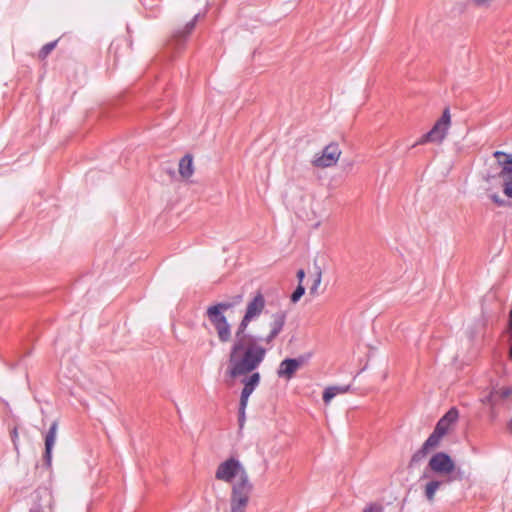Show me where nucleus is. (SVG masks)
<instances>
[{
    "label": "nucleus",
    "mask_w": 512,
    "mask_h": 512,
    "mask_svg": "<svg viewBox=\"0 0 512 512\" xmlns=\"http://www.w3.org/2000/svg\"><path fill=\"white\" fill-rule=\"evenodd\" d=\"M497 390H498V393L496 394L497 399L505 400L512 396V387L511 386H506V387H501V388L497 387Z\"/></svg>",
    "instance_id": "obj_25"
},
{
    "label": "nucleus",
    "mask_w": 512,
    "mask_h": 512,
    "mask_svg": "<svg viewBox=\"0 0 512 512\" xmlns=\"http://www.w3.org/2000/svg\"><path fill=\"white\" fill-rule=\"evenodd\" d=\"M234 307L233 302L228 300L213 304L206 310V316L214 327L217 337L221 343H228L232 340L231 325L224 312Z\"/></svg>",
    "instance_id": "obj_2"
},
{
    "label": "nucleus",
    "mask_w": 512,
    "mask_h": 512,
    "mask_svg": "<svg viewBox=\"0 0 512 512\" xmlns=\"http://www.w3.org/2000/svg\"><path fill=\"white\" fill-rule=\"evenodd\" d=\"M426 477H428V475H427V472L425 471L422 478H426Z\"/></svg>",
    "instance_id": "obj_35"
},
{
    "label": "nucleus",
    "mask_w": 512,
    "mask_h": 512,
    "mask_svg": "<svg viewBox=\"0 0 512 512\" xmlns=\"http://www.w3.org/2000/svg\"><path fill=\"white\" fill-rule=\"evenodd\" d=\"M265 303H266V301H265L263 294L260 291L257 292V294L253 297V299L248 302L246 311H245V315H247L253 319L257 318L258 316H260V314L264 310Z\"/></svg>",
    "instance_id": "obj_13"
},
{
    "label": "nucleus",
    "mask_w": 512,
    "mask_h": 512,
    "mask_svg": "<svg viewBox=\"0 0 512 512\" xmlns=\"http://www.w3.org/2000/svg\"><path fill=\"white\" fill-rule=\"evenodd\" d=\"M252 320L253 318L244 314L243 318L241 319L235 330L234 338L232 341H245L258 338L257 336L252 335L247 331L248 326Z\"/></svg>",
    "instance_id": "obj_16"
},
{
    "label": "nucleus",
    "mask_w": 512,
    "mask_h": 512,
    "mask_svg": "<svg viewBox=\"0 0 512 512\" xmlns=\"http://www.w3.org/2000/svg\"><path fill=\"white\" fill-rule=\"evenodd\" d=\"M382 511H383V507L380 504H376V503L369 504L363 510V512H382Z\"/></svg>",
    "instance_id": "obj_29"
},
{
    "label": "nucleus",
    "mask_w": 512,
    "mask_h": 512,
    "mask_svg": "<svg viewBox=\"0 0 512 512\" xmlns=\"http://www.w3.org/2000/svg\"><path fill=\"white\" fill-rule=\"evenodd\" d=\"M58 422L53 421L45 435V450L43 454V463L47 468L51 467L52 450L55 445Z\"/></svg>",
    "instance_id": "obj_10"
},
{
    "label": "nucleus",
    "mask_w": 512,
    "mask_h": 512,
    "mask_svg": "<svg viewBox=\"0 0 512 512\" xmlns=\"http://www.w3.org/2000/svg\"><path fill=\"white\" fill-rule=\"evenodd\" d=\"M350 389V385L346 386H330L323 392V401L328 404L337 394L345 393Z\"/></svg>",
    "instance_id": "obj_18"
},
{
    "label": "nucleus",
    "mask_w": 512,
    "mask_h": 512,
    "mask_svg": "<svg viewBox=\"0 0 512 512\" xmlns=\"http://www.w3.org/2000/svg\"><path fill=\"white\" fill-rule=\"evenodd\" d=\"M311 357H312V353L307 352V353L301 354L298 357L293 358V359L296 360L297 367L300 368L304 364H306L311 359Z\"/></svg>",
    "instance_id": "obj_26"
},
{
    "label": "nucleus",
    "mask_w": 512,
    "mask_h": 512,
    "mask_svg": "<svg viewBox=\"0 0 512 512\" xmlns=\"http://www.w3.org/2000/svg\"><path fill=\"white\" fill-rule=\"evenodd\" d=\"M199 18V14H196L192 20H190L183 29L177 30L174 32L171 40V45H173L175 48H180L184 45L187 37L191 34V32L194 30L196 22Z\"/></svg>",
    "instance_id": "obj_12"
},
{
    "label": "nucleus",
    "mask_w": 512,
    "mask_h": 512,
    "mask_svg": "<svg viewBox=\"0 0 512 512\" xmlns=\"http://www.w3.org/2000/svg\"><path fill=\"white\" fill-rule=\"evenodd\" d=\"M450 427L443 421L439 420L433 432L429 435L426 441L422 444V446L411 456L409 461V468L415 467L422 460L426 458L429 452L432 449H435L439 446L441 439L448 433Z\"/></svg>",
    "instance_id": "obj_3"
},
{
    "label": "nucleus",
    "mask_w": 512,
    "mask_h": 512,
    "mask_svg": "<svg viewBox=\"0 0 512 512\" xmlns=\"http://www.w3.org/2000/svg\"><path fill=\"white\" fill-rule=\"evenodd\" d=\"M493 156L496 158L498 164L501 166V171H504L505 167H512V155L507 154L503 151H495Z\"/></svg>",
    "instance_id": "obj_19"
},
{
    "label": "nucleus",
    "mask_w": 512,
    "mask_h": 512,
    "mask_svg": "<svg viewBox=\"0 0 512 512\" xmlns=\"http://www.w3.org/2000/svg\"><path fill=\"white\" fill-rule=\"evenodd\" d=\"M247 404L240 403L239 402V408H238V423L240 428L243 427L245 422V410H246Z\"/></svg>",
    "instance_id": "obj_27"
},
{
    "label": "nucleus",
    "mask_w": 512,
    "mask_h": 512,
    "mask_svg": "<svg viewBox=\"0 0 512 512\" xmlns=\"http://www.w3.org/2000/svg\"><path fill=\"white\" fill-rule=\"evenodd\" d=\"M262 338L245 341H232L228 355L226 373L231 378L248 375L264 361L267 349L261 345Z\"/></svg>",
    "instance_id": "obj_1"
},
{
    "label": "nucleus",
    "mask_w": 512,
    "mask_h": 512,
    "mask_svg": "<svg viewBox=\"0 0 512 512\" xmlns=\"http://www.w3.org/2000/svg\"><path fill=\"white\" fill-rule=\"evenodd\" d=\"M489 198L499 207H511L512 201H507L501 198L498 194L492 193L489 195Z\"/></svg>",
    "instance_id": "obj_23"
},
{
    "label": "nucleus",
    "mask_w": 512,
    "mask_h": 512,
    "mask_svg": "<svg viewBox=\"0 0 512 512\" xmlns=\"http://www.w3.org/2000/svg\"><path fill=\"white\" fill-rule=\"evenodd\" d=\"M305 278V271L303 269H299L297 271V279L299 281V284H302V281L304 280Z\"/></svg>",
    "instance_id": "obj_32"
},
{
    "label": "nucleus",
    "mask_w": 512,
    "mask_h": 512,
    "mask_svg": "<svg viewBox=\"0 0 512 512\" xmlns=\"http://www.w3.org/2000/svg\"><path fill=\"white\" fill-rule=\"evenodd\" d=\"M497 393H498L497 387L496 386L492 387L490 392L486 396L481 398V402L483 404H488L490 406H495L498 403V399L496 398V394Z\"/></svg>",
    "instance_id": "obj_21"
},
{
    "label": "nucleus",
    "mask_w": 512,
    "mask_h": 512,
    "mask_svg": "<svg viewBox=\"0 0 512 512\" xmlns=\"http://www.w3.org/2000/svg\"><path fill=\"white\" fill-rule=\"evenodd\" d=\"M11 440L13 442L15 450H18V432L16 427H14L13 430L11 431Z\"/></svg>",
    "instance_id": "obj_30"
},
{
    "label": "nucleus",
    "mask_w": 512,
    "mask_h": 512,
    "mask_svg": "<svg viewBox=\"0 0 512 512\" xmlns=\"http://www.w3.org/2000/svg\"><path fill=\"white\" fill-rule=\"evenodd\" d=\"M455 479H459V480L462 479V474H461L460 470L457 471V476L450 477L446 481L431 480V481L427 482L424 487V495H425L426 499L429 502H433L434 498H435V493L440 488V486L443 485L444 483H450L451 481H453Z\"/></svg>",
    "instance_id": "obj_14"
},
{
    "label": "nucleus",
    "mask_w": 512,
    "mask_h": 512,
    "mask_svg": "<svg viewBox=\"0 0 512 512\" xmlns=\"http://www.w3.org/2000/svg\"><path fill=\"white\" fill-rule=\"evenodd\" d=\"M509 357L512 360V346H511L510 351H509Z\"/></svg>",
    "instance_id": "obj_33"
},
{
    "label": "nucleus",
    "mask_w": 512,
    "mask_h": 512,
    "mask_svg": "<svg viewBox=\"0 0 512 512\" xmlns=\"http://www.w3.org/2000/svg\"><path fill=\"white\" fill-rule=\"evenodd\" d=\"M241 382L243 384V389L240 394V403L248 404V400L250 395L254 392V390L258 387L261 381V375L259 372H252L248 375H244Z\"/></svg>",
    "instance_id": "obj_9"
},
{
    "label": "nucleus",
    "mask_w": 512,
    "mask_h": 512,
    "mask_svg": "<svg viewBox=\"0 0 512 512\" xmlns=\"http://www.w3.org/2000/svg\"><path fill=\"white\" fill-rule=\"evenodd\" d=\"M298 369L296 360L293 358H285L279 364L277 376L279 378L291 380Z\"/></svg>",
    "instance_id": "obj_15"
},
{
    "label": "nucleus",
    "mask_w": 512,
    "mask_h": 512,
    "mask_svg": "<svg viewBox=\"0 0 512 512\" xmlns=\"http://www.w3.org/2000/svg\"><path fill=\"white\" fill-rule=\"evenodd\" d=\"M341 155V151L337 143H330L324 147L322 154L319 156H315L312 160V164L315 167L319 168H327L334 166L339 157Z\"/></svg>",
    "instance_id": "obj_8"
},
{
    "label": "nucleus",
    "mask_w": 512,
    "mask_h": 512,
    "mask_svg": "<svg viewBox=\"0 0 512 512\" xmlns=\"http://www.w3.org/2000/svg\"><path fill=\"white\" fill-rule=\"evenodd\" d=\"M286 322V312L278 311L272 315V322L270 323V333L262 338V341L269 344L271 343L283 330V327Z\"/></svg>",
    "instance_id": "obj_11"
},
{
    "label": "nucleus",
    "mask_w": 512,
    "mask_h": 512,
    "mask_svg": "<svg viewBox=\"0 0 512 512\" xmlns=\"http://www.w3.org/2000/svg\"><path fill=\"white\" fill-rule=\"evenodd\" d=\"M305 293V287L302 284H298L296 289L291 294L290 300L292 303H297Z\"/></svg>",
    "instance_id": "obj_24"
},
{
    "label": "nucleus",
    "mask_w": 512,
    "mask_h": 512,
    "mask_svg": "<svg viewBox=\"0 0 512 512\" xmlns=\"http://www.w3.org/2000/svg\"><path fill=\"white\" fill-rule=\"evenodd\" d=\"M230 300L233 302L234 306H236L242 302L243 295L242 294L234 295Z\"/></svg>",
    "instance_id": "obj_31"
},
{
    "label": "nucleus",
    "mask_w": 512,
    "mask_h": 512,
    "mask_svg": "<svg viewBox=\"0 0 512 512\" xmlns=\"http://www.w3.org/2000/svg\"><path fill=\"white\" fill-rule=\"evenodd\" d=\"M426 470L445 476L455 471V463L446 452H437L429 459Z\"/></svg>",
    "instance_id": "obj_6"
},
{
    "label": "nucleus",
    "mask_w": 512,
    "mask_h": 512,
    "mask_svg": "<svg viewBox=\"0 0 512 512\" xmlns=\"http://www.w3.org/2000/svg\"><path fill=\"white\" fill-rule=\"evenodd\" d=\"M57 43L58 40L46 43L39 51V58L42 60L45 59L53 51Z\"/></svg>",
    "instance_id": "obj_22"
},
{
    "label": "nucleus",
    "mask_w": 512,
    "mask_h": 512,
    "mask_svg": "<svg viewBox=\"0 0 512 512\" xmlns=\"http://www.w3.org/2000/svg\"><path fill=\"white\" fill-rule=\"evenodd\" d=\"M253 491V485L249 480L247 472H243L241 478L233 484L230 496L231 512H245L250 495Z\"/></svg>",
    "instance_id": "obj_4"
},
{
    "label": "nucleus",
    "mask_w": 512,
    "mask_h": 512,
    "mask_svg": "<svg viewBox=\"0 0 512 512\" xmlns=\"http://www.w3.org/2000/svg\"><path fill=\"white\" fill-rule=\"evenodd\" d=\"M451 124L450 109L447 107L443 110L442 116L435 122L430 131L423 134L413 145H423L426 143H441L447 133Z\"/></svg>",
    "instance_id": "obj_5"
},
{
    "label": "nucleus",
    "mask_w": 512,
    "mask_h": 512,
    "mask_svg": "<svg viewBox=\"0 0 512 512\" xmlns=\"http://www.w3.org/2000/svg\"><path fill=\"white\" fill-rule=\"evenodd\" d=\"M458 417V410L455 407H452L440 419L443 420L450 427L453 423L457 421Z\"/></svg>",
    "instance_id": "obj_20"
},
{
    "label": "nucleus",
    "mask_w": 512,
    "mask_h": 512,
    "mask_svg": "<svg viewBox=\"0 0 512 512\" xmlns=\"http://www.w3.org/2000/svg\"><path fill=\"white\" fill-rule=\"evenodd\" d=\"M167 172H168L170 175H174V174H175V172H174L173 170H168Z\"/></svg>",
    "instance_id": "obj_34"
},
{
    "label": "nucleus",
    "mask_w": 512,
    "mask_h": 512,
    "mask_svg": "<svg viewBox=\"0 0 512 512\" xmlns=\"http://www.w3.org/2000/svg\"><path fill=\"white\" fill-rule=\"evenodd\" d=\"M179 174L182 178L188 179L194 173L193 157L190 154L184 155L179 161Z\"/></svg>",
    "instance_id": "obj_17"
},
{
    "label": "nucleus",
    "mask_w": 512,
    "mask_h": 512,
    "mask_svg": "<svg viewBox=\"0 0 512 512\" xmlns=\"http://www.w3.org/2000/svg\"><path fill=\"white\" fill-rule=\"evenodd\" d=\"M321 283V271L319 270L315 276L312 286L309 289L310 294H315Z\"/></svg>",
    "instance_id": "obj_28"
},
{
    "label": "nucleus",
    "mask_w": 512,
    "mask_h": 512,
    "mask_svg": "<svg viewBox=\"0 0 512 512\" xmlns=\"http://www.w3.org/2000/svg\"><path fill=\"white\" fill-rule=\"evenodd\" d=\"M243 472H246V470L240 461L234 457H230L218 466L215 478L230 483L237 475L241 478Z\"/></svg>",
    "instance_id": "obj_7"
}]
</instances>
